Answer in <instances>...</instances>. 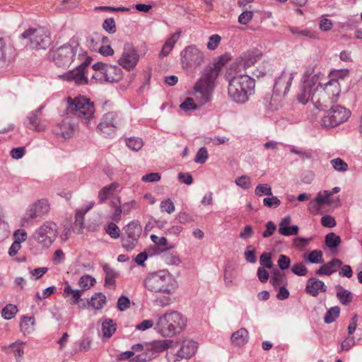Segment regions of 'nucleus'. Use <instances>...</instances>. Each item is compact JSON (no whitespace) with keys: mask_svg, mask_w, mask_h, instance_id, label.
Instances as JSON below:
<instances>
[{"mask_svg":"<svg viewBox=\"0 0 362 362\" xmlns=\"http://www.w3.org/2000/svg\"><path fill=\"white\" fill-rule=\"evenodd\" d=\"M310 238L297 237L293 239V245L299 250H303L310 243Z\"/></svg>","mask_w":362,"mask_h":362,"instance_id":"63","label":"nucleus"},{"mask_svg":"<svg viewBox=\"0 0 362 362\" xmlns=\"http://www.w3.org/2000/svg\"><path fill=\"white\" fill-rule=\"evenodd\" d=\"M58 226L52 221H46L33 234V238L45 247H49L58 235Z\"/></svg>","mask_w":362,"mask_h":362,"instance_id":"10","label":"nucleus"},{"mask_svg":"<svg viewBox=\"0 0 362 362\" xmlns=\"http://www.w3.org/2000/svg\"><path fill=\"white\" fill-rule=\"evenodd\" d=\"M266 230L263 232L262 236L264 238H269L273 235L274 232L276 229V226L274 223L272 221H268L266 225Z\"/></svg>","mask_w":362,"mask_h":362,"instance_id":"64","label":"nucleus"},{"mask_svg":"<svg viewBox=\"0 0 362 362\" xmlns=\"http://www.w3.org/2000/svg\"><path fill=\"white\" fill-rule=\"evenodd\" d=\"M103 76L106 81L111 83L118 81L122 78V70L117 66L109 64Z\"/></svg>","mask_w":362,"mask_h":362,"instance_id":"27","label":"nucleus"},{"mask_svg":"<svg viewBox=\"0 0 362 362\" xmlns=\"http://www.w3.org/2000/svg\"><path fill=\"white\" fill-rule=\"evenodd\" d=\"M296 74V72L287 73L284 71L275 80L273 89L274 93L270 102L271 109L277 110L281 106L282 99L288 93Z\"/></svg>","mask_w":362,"mask_h":362,"instance_id":"7","label":"nucleus"},{"mask_svg":"<svg viewBox=\"0 0 362 362\" xmlns=\"http://www.w3.org/2000/svg\"><path fill=\"white\" fill-rule=\"evenodd\" d=\"M245 259L250 263H255L257 261L255 250L252 245H248L244 252Z\"/></svg>","mask_w":362,"mask_h":362,"instance_id":"58","label":"nucleus"},{"mask_svg":"<svg viewBox=\"0 0 362 362\" xmlns=\"http://www.w3.org/2000/svg\"><path fill=\"white\" fill-rule=\"evenodd\" d=\"M326 288V286L322 281L316 278H310L308 281L305 291L313 296H316L319 291H325Z\"/></svg>","mask_w":362,"mask_h":362,"instance_id":"26","label":"nucleus"},{"mask_svg":"<svg viewBox=\"0 0 362 362\" xmlns=\"http://www.w3.org/2000/svg\"><path fill=\"white\" fill-rule=\"evenodd\" d=\"M337 297L340 303L344 305H349L353 300L352 293L341 286H337Z\"/></svg>","mask_w":362,"mask_h":362,"instance_id":"32","label":"nucleus"},{"mask_svg":"<svg viewBox=\"0 0 362 362\" xmlns=\"http://www.w3.org/2000/svg\"><path fill=\"white\" fill-rule=\"evenodd\" d=\"M279 267L281 270L288 269L291 265L290 258L285 255H280L277 261Z\"/></svg>","mask_w":362,"mask_h":362,"instance_id":"56","label":"nucleus"},{"mask_svg":"<svg viewBox=\"0 0 362 362\" xmlns=\"http://www.w3.org/2000/svg\"><path fill=\"white\" fill-rule=\"evenodd\" d=\"M103 269L105 274V286L115 288L116 287L115 279L118 277L119 272L110 267L107 264L103 265Z\"/></svg>","mask_w":362,"mask_h":362,"instance_id":"24","label":"nucleus"},{"mask_svg":"<svg viewBox=\"0 0 362 362\" xmlns=\"http://www.w3.org/2000/svg\"><path fill=\"white\" fill-rule=\"evenodd\" d=\"M259 263L262 266V267L271 269L273 267L271 253L263 252L260 256Z\"/></svg>","mask_w":362,"mask_h":362,"instance_id":"46","label":"nucleus"},{"mask_svg":"<svg viewBox=\"0 0 362 362\" xmlns=\"http://www.w3.org/2000/svg\"><path fill=\"white\" fill-rule=\"evenodd\" d=\"M186 318H158L156 328L163 336L170 337L180 333L185 326Z\"/></svg>","mask_w":362,"mask_h":362,"instance_id":"12","label":"nucleus"},{"mask_svg":"<svg viewBox=\"0 0 362 362\" xmlns=\"http://www.w3.org/2000/svg\"><path fill=\"white\" fill-rule=\"evenodd\" d=\"M263 204L269 208H276L281 204V201L278 197L269 196L263 199Z\"/></svg>","mask_w":362,"mask_h":362,"instance_id":"49","label":"nucleus"},{"mask_svg":"<svg viewBox=\"0 0 362 362\" xmlns=\"http://www.w3.org/2000/svg\"><path fill=\"white\" fill-rule=\"evenodd\" d=\"M299 228L298 226H288L287 228H281V229H279V233L285 236H289L292 235H297L298 233Z\"/></svg>","mask_w":362,"mask_h":362,"instance_id":"59","label":"nucleus"},{"mask_svg":"<svg viewBox=\"0 0 362 362\" xmlns=\"http://www.w3.org/2000/svg\"><path fill=\"white\" fill-rule=\"evenodd\" d=\"M85 52L78 45H64L56 49L50 50L48 58L52 59L57 66L66 67L72 63L76 64L84 58Z\"/></svg>","mask_w":362,"mask_h":362,"instance_id":"4","label":"nucleus"},{"mask_svg":"<svg viewBox=\"0 0 362 362\" xmlns=\"http://www.w3.org/2000/svg\"><path fill=\"white\" fill-rule=\"evenodd\" d=\"M103 28L109 33H115L116 32L115 20L112 18L105 19L103 23Z\"/></svg>","mask_w":362,"mask_h":362,"instance_id":"57","label":"nucleus"},{"mask_svg":"<svg viewBox=\"0 0 362 362\" xmlns=\"http://www.w3.org/2000/svg\"><path fill=\"white\" fill-rule=\"evenodd\" d=\"M249 339L248 332L245 328H241L233 332L231 335L230 340L234 346H241L245 344Z\"/></svg>","mask_w":362,"mask_h":362,"instance_id":"28","label":"nucleus"},{"mask_svg":"<svg viewBox=\"0 0 362 362\" xmlns=\"http://www.w3.org/2000/svg\"><path fill=\"white\" fill-rule=\"evenodd\" d=\"M66 111L67 114L75 115L85 123H88L93 117L95 108L93 103L84 96L67 98Z\"/></svg>","mask_w":362,"mask_h":362,"instance_id":"5","label":"nucleus"},{"mask_svg":"<svg viewBox=\"0 0 362 362\" xmlns=\"http://www.w3.org/2000/svg\"><path fill=\"white\" fill-rule=\"evenodd\" d=\"M139 59V55L136 49L130 44H126L124 47L121 57L118 63L124 69L131 70L135 67Z\"/></svg>","mask_w":362,"mask_h":362,"instance_id":"17","label":"nucleus"},{"mask_svg":"<svg viewBox=\"0 0 362 362\" xmlns=\"http://www.w3.org/2000/svg\"><path fill=\"white\" fill-rule=\"evenodd\" d=\"M312 96V102L317 109L325 110L338 100L341 87L338 80L331 79L322 84L317 82Z\"/></svg>","mask_w":362,"mask_h":362,"instance_id":"2","label":"nucleus"},{"mask_svg":"<svg viewBox=\"0 0 362 362\" xmlns=\"http://www.w3.org/2000/svg\"><path fill=\"white\" fill-rule=\"evenodd\" d=\"M33 206L40 218L47 214L50 209L48 201L46 199L39 200Z\"/></svg>","mask_w":362,"mask_h":362,"instance_id":"37","label":"nucleus"},{"mask_svg":"<svg viewBox=\"0 0 362 362\" xmlns=\"http://www.w3.org/2000/svg\"><path fill=\"white\" fill-rule=\"evenodd\" d=\"M21 36L23 39H29L28 47L36 51L45 50L52 43L50 33L44 28H29Z\"/></svg>","mask_w":362,"mask_h":362,"instance_id":"8","label":"nucleus"},{"mask_svg":"<svg viewBox=\"0 0 362 362\" xmlns=\"http://www.w3.org/2000/svg\"><path fill=\"white\" fill-rule=\"evenodd\" d=\"M180 107L183 110L188 111L191 110H196L197 106L194 103V100L192 98H187L185 101L180 104Z\"/></svg>","mask_w":362,"mask_h":362,"instance_id":"60","label":"nucleus"},{"mask_svg":"<svg viewBox=\"0 0 362 362\" xmlns=\"http://www.w3.org/2000/svg\"><path fill=\"white\" fill-rule=\"evenodd\" d=\"M120 123V119L115 113L107 112L103 116L98 128L105 136H111L115 133Z\"/></svg>","mask_w":362,"mask_h":362,"instance_id":"16","label":"nucleus"},{"mask_svg":"<svg viewBox=\"0 0 362 362\" xmlns=\"http://www.w3.org/2000/svg\"><path fill=\"white\" fill-rule=\"evenodd\" d=\"M88 303L93 308L100 310L106 303V296L102 293H95Z\"/></svg>","mask_w":362,"mask_h":362,"instance_id":"33","label":"nucleus"},{"mask_svg":"<svg viewBox=\"0 0 362 362\" xmlns=\"http://www.w3.org/2000/svg\"><path fill=\"white\" fill-rule=\"evenodd\" d=\"M204 52L194 45L185 47L180 52L181 65L185 69L195 70L204 64Z\"/></svg>","mask_w":362,"mask_h":362,"instance_id":"9","label":"nucleus"},{"mask_svg":"<svg viewBox=\"0 0 362 362\" xmlns=\"http://www.w3.org/2000/svg\"><path fill=\"white\" fill-rule=\"evenodd\" d=\"M218 76L217 71L210 67L205 69L203 75L194 86L197 97L201 100V103L204 104L211 100V94L214 88V81Z\"/></svg>","mask_w":362,"mask_h":362,"instance_id":"6","label":"nucleus"},{"mask_svg":"<svg viewBox=\"0 0 362 362\" xmlns=\"http://www.w3.org/2000/svg\"><path fill=\"white\" fill-rule=\"evenodd\" d=\"M319 75L313 73L312 69H308L303 75V84L298 94L299 103L305 105L310 100H312L313 88L318 82Z\"/></svg>","mask_w":362,"mask_h":362,"instance_id":"13","label":"nucleus"},{"mask_svg":"<svg viewBox=\"0 0 362 362\" xmlns=\"http://www.w3.org/2000/svg\"><path fill=\"white\" fill-rule=\"evenodd\" d=\"M197 344L192 340L184 341L177 356L182 358H189L196 353Z\"/></svg>","mask_w":362,"mask_h":362,"instance_id":"23","label":"nucleus"},{"mask_svg":"<svg viewBox=\"0 0 362 362\" xmlns=\"http://www.w3.org/2000/svg\"><path fill=\"white\" fill-rule=\"evenodd\" d=\"M116 330L117 324L112 319H105L101 322V332L103 338H110Z\"/></svg>","mask_w":362,"mask_h":362,"instance_id":"29","label":"nucleus"},{"mask_svg":"<svg viewBox=\"0 0 362 362\" xmlns=\"http://www.w3.org/2000/svg\"><path fill=\"white\" fill-rule=\"evenodd\" d=\"M334 203V199L330 197L329 191L324 190L317 194L315 199L309 202L308 208L310 212L318 214L325 205H332Z\"/></svg>","mask_w":362,"mask_h":362,"instance_id":"18","label":"nucleus"},{"mask_svg":"<svg viewBox=\"0 0 362 362\" xmlns=\"http://www.w3.org/2000/svg\"><path fill=\"white\" fill-rule=\"evenodd\" d=\"M44 108L43 105L39 107L35 111L30 112L27 116V122L25 126L37 132H41L45 130V127L41 124V115L42 110Z\"/></svg>","mask_w":362,"mask_h":362,"instance_id":"20","label":"nucleus"},{"mask_svg":"<svg viewBox=\"0 0 362 362\" xmlns=\"http://www.w3.org/2000/svg\"><path fill=\"white\" fill-rule=\"evenodd\" d=\"M270 283L274 288H277L285 286L287 284V280L284 273L279 270H274L272 272Z\"/></svg>","mask_w":362,"mask_h":362,"instance_id":"34","label":"nucleus"},{"mask_svg":"<svg viewBox=\"0 0 362 362\" xmlns=\"http://www.w3.org/2000/svg\"><path fill=\"white\" fill-rule=\"evenodd\" d=\"M235 183L237 186H238L244 189H247L251 186L250 178L247 175H242V176L238 177L235 180Z\"/></svg>","mask_w":362,"mask_h":362,"instance_id":"48","label":"nucleus"},{"mask_svg":"<svg viewBox=\"0 0 362 362\" xmlns=\"http://www.w3.org/2000/svg\"><path fill=\"white\" fill-rule=\"evenodd\" d=\"M207 158H208L207 149L205 147H202L198 150V151L194 157V162L197 163L203 164L206 162Z\"/></svg>","mask_w":362,"mask_h":362,"instance_id":"47","label":"nucleus"},{"mask_svg":"<svg viewBox=\"0 0 362 362\" xmlns=\"http://www.w3.org/2000/svg\"><path fill=\"white\" fill-rule=\"evenodd\" d=\"M255 194L258 197L272 196V187L269 184H259L255 187Z\"/></svg>","mask_w":362,"mask_h":362,"instance_id":"42","label":"nucleus"},{"mask_svg":"<svg viewBox=\"0 0 362 362\" xmlns=\"http://www.w3.org/2000/svg\"><path fill=\"white\" fill-rule=\"evenodd\" d=\"M3 352L6 354H13L16 361H19L24 354V347L23 342L17 341L9 345H4L1 347Z\"/></svg>","mask_w":362,"mask_h":362,"instance_id":"22","label":"nucleus"},{"mask_svg":"<svg viewBox=\"0 0 362 362\" xmlns=\"http://www.w3.org/2000/svg\"><path fill=\"white\" fill-rule=\"evenodd\" d=\"M330 164L338 172H346L349 168L348 164L340 158L331 160Z\"/></svg>","mask_w":362,"mask_h":362,"instance_id":"40","label":"nucleus"},{"mask_svg":"<svg viewBox=\"0 0 362 362\" xmlns=\"http://www.w3.org/2000/svg\"><path fill=\"white\" fill-rule=\"evenodd\" d=\"M253 17V12L251 11H245L238 17V22L243 25L247 24Z\"/></svg>","mask_w":362,"mask_h":362,"instance_id":"61","label":"nucleus"},{"mask_svg":"<svg viewBox=\"0 0 362 362\" xmlns=\"http://www.w3.org/2000/svg\"><path fill=\"white\" fill-rule=\"evenodd\" d=\"M221 40V37L220 35H218L217 34L212 35L209 38V42L206 45L207 48L209 50L216 49L218 47V45L220 44Z\"/></svg>","mask_w":362,"mask_h":362,"instance_id":"50","label":"nucleus"},{"mask_svg":"<svg viewBox=\"0 0 362 362\" xmlns=\"http://www.w3.org/2000/svg\"><path fill=\"white\" fill-rule=\"evenodd\" d=\"M95 279L90 275L82 276L78 281V286L83 290H88L90 288L95 284Z\"/></svg>","mask_w":362,"mask_h":362,"instance_id":"38","label":"nucleus"},{"mask_svg":"<svg viewBox=\"0 0 362 362\" xmlns=\"http://www.w3.org/2000/svg\"><path fill=\"white\" fill-rule=\"evenodd\" d=\"M90 60L91 59L86 55L75 64L76 70L71 71L62 77L66 81H74L78 85L87 83L88 79L85 76V69L90 64Z\"/></svg>","mask_w":362,"mask_h":362,"instance_id":"15","label":"nucleus"},{"mask_svg":"<svg viewBox=\"0 0 362 362\" xmlns=\"http://www.w3.org/2000/svg\"><path fill=\"white\" fill-rule=\"evenodd\" d=\"M35 318H22L20 322L21 331L24 335L30 334L35 330Z\"/></svg>","mask_w":362,"mask_h":362,"instance_id":"35","label":"nucleus"},{"mask_svg":"<svg viewBox=\"0 0 362 362\" xmlns=\"http://www.w3.org/2000/svg\"><path fill=\"white\" fill-rule=\"evenodd\" d=\"M18 313V308L13 304H8L1 310V315L3 317H13Z\"/></svg>","mask_w":362,"mask_h":362,"instance_id":"51","label":"nucleus"},{"mask_svg":"<svg viewBox=\"0 0 362 362\" xmlns=\"http://www.w3.org/2000/svg\"><path fill=\"white\" fill-rule=\"evenodd\" d=\"M291 271L297 276H305L308 269L302 262H298L292 266Z\"/></svg>","mask_w":362,"mask_h":362,"instance_id":"52","label":"nucleus"},{"mask_svg":"<svg viewBox=\"0 0 362 362\" xmlns=\"http://www.w3.org/2000/svg\"><path fill=\"white\" fill-rule=\"evenodd\" d=\"M342 265V262L339 259H333L330 262L324 264L319 269L316 271L318 275H330L337 271Z\"/></svg>","mask_w":362,"mask_h":362,"instance_id":"25","label":"nucleus"},{"mask_svg":"<svg viewBox=\"0 0 362 362\" xmlns=\"http://www.w3.org/2000/svg\"><path fill=\"white\" fill-rule=\"evenodd\" d=\"M124 235L139 240L141 233L142 227L138 222L132 221L124 228Z\"/></svg>","mask_w":362,"mask_h":362,"instance_id":"30","label":"nucleus"},{"mask_svg":"<svg viewBox=\"0 0 362 362\" xmlns=\"http://www.w3.org/2000/svg\"><path fill=\"white\" fill-rule=\"evenodd\" d=\"M173 344V341L171 339L153 340L146 342V354H140L136 357L139 361H151L160 353L171 347Z\"/></svg>","mask_w":362,"mask_h":362,"instance_id":"14","label":"nucleus"},{"mask_svg":"<svg viewBox=\"0 0 362 362\" xmlns=\"http://www.w3.org/2000/svg\"><path fill=\"white\" fill-rule=\"evenodd\" d=\"M290 31L293 34L298 35V36H303V37H314L313 33L310 30H306V29H301L300 28L293 27V28H290Z\"/></svg>","mask_w":362,"mask_h":362,"instance_id":"55","label":"nucleus"},{"mask_svg":"<svg viewBox=\"0 0 362 362\" xmlns=\"http://www.w3.org/2000/svg\"><path fill=\"white\" fill-rule=\"evenodd\" d=\"M40 218L37 213L35 206L33 205L28 211L21 219V225L23 226H28L31 224L33 220Z\"/></svg>","mask_w":362,"mask_h":362,"instance_id":"36","label":"nucleus"},{"mask_svg":"<svg viewBox=\"0 0 362 362\" xmlns=\"http://www.w3.org/2000/svg\"><path fill=\"white\" fill-rule=\"evenodd\" d=\"M162 211H165L170 214L175 211V205L170 199L163 200L160 202V205Z\"/></svg>","mask_w":362,"mask_h":362,"instance_id":"54","label":"nucleus"},{"mask_svg":"<svg viewBox=\"0 0 362 362\" xmlns=\"http://www.w3.org/2000/svg\"><path fill=\"white\" fill-rule=\"evenodd\" d=\"M131 301L127 296H120L117 303V308L120 311H124L130 307Z\"/></svg>","mask_w":362,"mask_h":362,"instance_id":"53","label":"nucleus"},{"mask_svg":"<svg viewBox=\"0 0 362 362\" xmlns=\"http://www.w3.org/2000/svg\"><path fill=\"white\" fill-rule=\"evenodd\" d=\"M138 243V240L130 238L124 234L122 235V244L123 247H124L127 250H133Z\"/></svg>","mask_w":362,"mask_h":362,"instance_id":"44","label":"nucleus"},{"mask_svg":"<svg viewBox=\"0 0 362 362\" xmlns=\"http://www.w3.org/2000/svg\"><path fill=\"white\" fill-rule=\"evenodd\" d=\"M327 115L322 118V124L326 128L336 127L346 122L350 117V111L339 105H331Z\"/></svg>","mask_w":362,"mask_h":362,"instance_id":"11","label":"nucleus"},{"mask_svg":"<svg viewBox=\"0 0 362 362\" xmlns=\"http://www.w3.org/2000/svg\"><path fill=\"white\" fill-rule=\"evenodd\" d=\"M255 81L247 74H236L228 80V95L239 105L246 103L255 93Z\"/></svg>","mask_w":362,"mask_h":362,"instance_id":"1","label":"nucleus"},{"mask_svg":"<svg viewBox=\"0 0 362 362\" xmlns=\"http://www.w3.org/2000/svg\"><path fill=\"white\" fill-rule=\"evenodd\" d=\"M119 187V184L116 182L103 187L98 192V199L100 203H103L114 194Z\"/></svg>","mask_w":362,"mask_h":362,"instance_id":"31","label":"nucleus"},{"mask_svg":"<svg viewBox=\"0 0 362 362\" xmlns=\"http://www.w3.org/2000/svg\"><path fill=\"white\" fill-rule=\"evenodd\" d=\"M111 206L115 208L111 218L115 222H119L121 220L122 214L123 213L122 207L119 205H117L115 202H112Z\"/></svg>","mask_w":362,"mask_h":362,"instance_id":"62","label":"nucleus"},{"mask_svg":"<svg viewBox=\"0 0 362 362\" xmlns=\"http://www.w3.org/2000/svg\"><path fill=\"white\" fill-rule=\"evenodd\" d=\"M305 259L312 264L322 263V252L318 250H313L308 254Z\"/></svg>","mask_w":362,"mask_h":362,"instance_id":"41","label":"nucleus"},{"mask_svg":"<svg viewBox=\"0 0 362 362\" xmlns=\"http://www.w3.org/2000/svg\"><path fill=\"white\" fill-rule=\"evenodd\" d=\"M127 146L134 151H139L143 146V141L140 138L131 137L127 140Z\"/></svg>","mask_w":362,"mask_h":362,"instance_id":"43","label":"nucleus"},{"mask_svg":"<svg viewBox=\"0 0 362 362\" xmlns=\"http://www.w3.org/2000/svg\"><path fill=\"white\" fill-rule=\"evenodd\" d=\"M340 243V237L334 233H329L325 236V243L331 249H335Z\"/></svg>","mask_w":362,"mask_h":362,"instance_id":"39","label":"nucleus"},{"mask_svg":"<svg viewBox=\"0 0 362 362\" xmlns=\"http://www.w3.org/2000/svg\"><path fill=\"white\" fill-rule=\"evenodd\" d=\"M261 53L258 50L247 51L243 53L238 60L239 72L241 69H246L255 64L259 59Z\"/></svg>","mask_w":362,"mask_h":362,"instance_id":"21","label":"nucleus"},{"mask_svg":"<svg viewBox=\"0 0 362 362\" xmlns=\"http://www.w3.org/2000/svg\"><path fill=\"white\" fill-rule=\"evenodd\" d=\"M144 285L151 292L165 294L173 293L178 286L173 275L165 270L148 274L144 279Z\"/></svg>","mask_w":362,"mask_h":362,"instance_id":"3","label":"nucleus"},{"mask_svg":"<svg viewBox=\"0 0 362 362\" xmlns=\"http://www.w3.org/2000/svg\"><path fill=\"white\" fill-rule=\"evenodd\" d=\"M76 129V125L68 118L63 119L57 123L53 128L54 134L60 139L66 140L71 138Z\"/></svg>","mask_w":362,"mask_h":362,"instance_id":"19","label":"nucleus"},{"mask_svg":"<svg viewBox=\"0 0 362 362\" xmlns=\"http://www.w3.org/2000/svg\"><path fill=\"white\" fill-rule=\"evenodd\" d=\"M106 233L113 239H117L120 235V230L119 227L112 222H110L105 227Z\"/></svg>","mask_w":362,"mask_h":362,"instance_id":"45","label":"nucleus"}]
</instances>
